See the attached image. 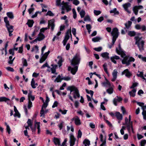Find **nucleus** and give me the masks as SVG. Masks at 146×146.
<instances>
[{
	"label": "nucleus",
	"instance_id": "obj_1",
	"mask_svg": "<svg viewBox=\"0 0 146 146\" xmlns=\"http://www.w3.org/2000/svg\"><path fill=\"white\" fill-rule=\"evenodd\" d=\"M116 52L119 54L120 55L121 57L123 58L121 60L122 63L123 64H126V66H128L130 64V62H134L135 59L132 57L126 56L125 53L121 49L120 44H119L118 48H116Z\"/></svg>",
	"mask_w": 146,
	"mask_h": 146
},
{
	"label": "nucleus",
	"instance_id": "obj_2",
	"mask_svg": "<svg viewBox=\"0 0 146 146\" xmlns=\"http://www.w3.org/2000/svg\"><path fill=\"white\" fill-rule=\"evenodd\" d=\"M80 58L79 54L77 53L74 57V75L78 70V66L80 63Z\"/></svg>",
	"mask_w": 146,
	"mask_h": 146
},
{
	"label": "nucleus",
	"instance_id": "obj_3",
	"mask_svg": "<svg viewBox=\"0 0 146 146\" xmlns=\"http://www.w3.org/2000/svg\"><path fill=\"white\" fill-rule=\"evenodd\" d=\"M142 37L136 36L135 38L136 40L135 44H137L140 51H141L143 49L144 42L142 39Z\"/></svg>",
	"mask_w": 146,
	"mask_h": 146
},
{
	"label": "nucleus",
	"instance_id": "obj_4",
	"mask_svg": "<svg viewBox=\"0 0 146 146\" xmlns=\"http://www.w3.org/2000/svg\"><path fill=\"white\" fill-rule=\"evenodd\" d=\"M125 124L127 128L129 133L131 131L133 133L134 131L133 127V122H130L129 119L127 117L125 118Z\"/></svg>",
	"mask_w": 146,
	"mask_h": 146
},
{
	"label": "nucleus",
	"instance_id": "obj_5",
	"mask_svg": "<svg viewBox=\"0 0 146 146\" xmlns=\"http://www.w3.org/2000/svg\"><path fill=\"white\" fill-rule=\"evenodd\" d=\"M137 104L141 107L143 110L142 114L143 116V119L146 120V106H144V103L141 102H137Z\"/></svg>",
	"mask_w": 146,
	"mask_h": 146
},
{
	"label": "nucleus",
	"instance_id": "obj_6",
	"mask_svg": "<svg viewBox=\"0 0 146 146\" xmlns=\"http://www.w3.org/2000/svg\"><path fill=\"white\" fill-rule=\"evenodd\" d=\"M71 31L70 30H68L66 32L64 39L63 41V43L64 46H65L66 43L70 38V35H71V38H72V35L71 34Z\"/></svg>",
	"mask_w": 146,
	"mask_h": 146
},
{
	"label": "nucleus",
	"instance_id": "obj_7",
	"mask_svg": "<svg viewBox=\"0 0 146 146\" xmlns=\"http://www.w3.org/2000/svg\"><path fill=\"white\" fill-rule=\"evenodd\" d=\"M61 4V5H62V9H66L67 12H68L71 10V7L70 6L68 5V3H65L64 1H63Z\"/></svg>",
	"mask_w": 146,
	"mask_h": 146
},
{
	"label": "nucleus",
	"instance_id": "obj_8",
	"mask_svg": "<svg viewBox=\"0 0 146 146\" xmlns=\"http://www.w3.org/2000/svg\"><path fill=\"white\" fill-rule=\"evenodd\" d=\"M80 94L77 88L74 86V98L78 99L80 97Z\"/></svg>",
	"mask_w": 146,
	"mask_h": 146
},
{
	"label": "nucleus",
	"instance_id": "obj_9",
	"mask_svg": "<svg viewBox=\"0 0 146 146\" xmlns=\"http://www.w3.org/2000/svg\"><path fill=\"white\" fill-rule=\"evenodd\" d=\"M118 74L117 70V69H115L113 70L112 72V75L113 76V78L111 79V81L112 82H114L116 79L117 75Z\"/></svg>",
	"mask_w": 146,
	"mask_h": 146
},
{
	"label": "nucleus",
	"instance_id": "obj_10",
	"mask_svg": "<svg viewBox=\"0 0 146 146\" xmlns=\"http://www.w3.org/2000/svg\"><path fill=\"white\" fill-rule=\"evenodd\" d=\"M50 52V51L48 50L47 52H46L44 54L40 60V63H42L47 58V56Z\"/></svg>",
	"mask_w": 146,
	"mask_h": 146
},
{
	"label": "nucleus",
	"instance_id": "obj_11",
	"mask_svg": "<svg viewBox=\"0 0 146 146\" xmlns=\"http://www.w3.org/2000/svg\"><path fill=\"white\" fill-rule=\"evenodd\" d=\"M122 99L120 97L117 96L115 97L113 100V102L114 105L116 106L117 105V103L121 101Z\"/></svg>",
	"mask_w": 146,
	"mask_h": 146
},
{
	"label": "nucleus",
	"instance_id": "obj_12",
	"mask_svg": "<svg viewBox=\"0 0 146 146\" xmlns=\"http://www.w3.org/2000/svg\"><path fill=\"white\" fill-rule=\"evenodd\" d=\"M125 74V76L129 78L132 75L131 73L129 71L128 69H126L122 72L121 75H123Z\"/></svg>",
	"mask_w": 146,
	"mask_h": 146
},
{
	"label": "nucleus",
	"instance_id": "obj_13",
	"mask_svg": "<svg viewBox=\"0 0 146 146\" xmlns=\"http://www.w3.org/2000/svg\"><path fill=\"white\" fill-rule=\"evenodd\" d=\"M123 6L125 10L129 13H131L130 11L128 9V8L131 6V4L129 3H126L123 5Z\"/></svg>",
	"mask_w": 146,
	"mask_h": 146
},
{
	"label": "nucleus",
	"instance_id": "obj_14",
	"mask_svg": "<svg viewBox=\"0 0 146 146\" xmlns=\"http://www.w3.org/2000/svg\"><path fill=\"white\" fill-rule=\"evenodd\" d=\"M143 7L142 6L139 5L138 6H136L133 8V11L135 15H137L138 12V10L139 9H142Z\"/></svg>",
	"mask_w": 146,
	"mask_h": 146
},
{
	"label": "nucleus",
	"instance_id": "obj_15",
	"mask_svg": "<svg viewBox=\"0 0 146 146\" xmlns=\"http://www.w3.org/2000/svg\"><path fill=\"white\" fill-rule=\"evenodd\" d=\"M28 100L33 101L35 99V96L33 95L32 94V92L31 91H29L28 95Z\"/></svg>",
	"mask_w": 146,
	"mask_h": 146
},
{
	"label": "nucleus",
	"instance_id": "obj_16",
	"mask_svg": "<svg viewBox=\"0 0 146 146\" xmlns=\"http://www.w3.org/2000/svg\"><path fill=\"white\" fill-rule=\"evenodd\" d=\"M112 36H116L118 37V30L117 28H114L111 33Z\"/></svg>",
	"mask_w": 146,
	"mask_h": 146
},
{
	"label": "nucleus",
	"instance_id": "obj_17",
	"mask_svg": "<svg viewBox=\"0 0 146 146\" xmlns=\"http://www.w3.org/2000/svg\"><path fill=\"white\" fill-rule=\"evenodd\" d=\"M74 121L75 124L76 125H80L81 124V122L80 119L77 116H75L74 118Z\"/></svg>",
	"mask_w": 146,
	"mask_h": 146
},
{
	"label": "nucleus",
	"instance_id": "obj_18",
	"mask_svg": "<svg viewBox=\"0 0 146 146\" xmlns=\"http://www.w3.org/2000/svg\"><path fill=\"white\" fill-rule=\"evenodd\" d=\"M54 20L53 19L50 20L48 22V26L51 27V29L52 31L53 30L54 27Z\"/></svg>",
	"mask_w": 146,
	"mask_h": 146
},
{
	"label": "nucleus",
	"instance_id": "obj_19",
	"mask_svg": "<svg viewBox=\"0 0 146 146\" xmlns=\"http://www.w3.org/2000/svg\"><path fill=\"white\" fill-rule=\"evenodd\" d=\"M109 54L108 52H104L102 53L100 55L105 60H107L109 59L110 58Z\"/></svg>",
	"mask_w": 146,
	"mask_h": 146
},
{
	"label": "nucleus",
	"instance_id": "obj_20",
	"mask_svg": "<svg viewBox=\"0 0 146 146\" xmlns=\"http://www.w3.org/2000/svg\"><path fill=\"white\" fill-rule=\"evenodd\" d=\"M115 116L118 120H121L123 119V116L119 112L115 113Z\"/></svg>",
	"mask_w": 146,
	"mask_h": 146
},
{
	"label": "nucleus",
	"instance_id": "obj_21",
	"mask_svg": "<svg viewBox=\"0 0 146 146\" xmlns=\"http://www.w3.org/2000/svg\"><path fill=\"white\" fill-rule=\"evenodd\" d=\"M47 105L45 103H44L43 104L40 111V117L44 116V110L43 108L44 107L45 108L47 107Z\"/></svg>",
	"mask_w": 146,
	"mask_h": 146
},
{
	"label": "nucleus",
	"instance_id": "obj_22",
	"mask_svg": "<svg viewBox=\"0 0 146 146\" xmlns=\"http://www.w3.org/2000/svg\"><path fill=\"white\" fill-rule=\"evenodd\" d=\"M6 26L8 32H13L14 29H13V27L12 26L10 25L9 24L6 25Z\"/></svg>",
	"mask_w": 146,
	"mask_h": 146
},
{
	"label": "nucleus",
	"instance_id": "obj_23",
	"mask_svg": "<svg viewBox=\"0 0 146 146\" xmlns=\"http://www.w3.org/2000/svg\"><path fill=\"white\" fill-rule=\"evenodd\" d=\"M45 36L42 33H39L38 35V37H37L38 38V41H40L44 39Z\"/></svg>",
	"mask_w": 146,
	"mask_h": 146
},
{
	"label": "nucleus",
	"instance_id": "obj_24",
	"mask_svg": "<svg viewBox=\"0 0 146 146\" xmlns=\"http://www.w3.org/2000/svg\"><path fill=\"white\" fill-rule=\"evenodd\" d=\"M53 141L55 145H58V146L60 145V142L59 139L54 137V138Z\"/></svg>",
	"mask_w": 146,
	"mask_h": 146
},
{
	"label": "nucleus",
	"instance_id": "obj_25",
	"mask_svg": "<svg viewBox=\"0 0 146 146\" xmlns=\"http://www.w3.org/2000/svg\"><path fill=\"white\" fill-rule=\"evenodd\" d=\"M14 111L15 112V113L14 115V116L16 117L17 116L19 118L20 117V115L19 112L17 110L16 107L14 106Z\"/></svg>",
	"mask_w": 146,
	"mask_h": 146
},
{
	"label": "nucleus",
	"instance_id": "obj_26",
	"mask_svg": "<svg viewBox=\"0 0 146 146\" xmlns=\"http://www.w3.org/2000/svg\"><path fill=\"white\" fill-rule=\"evenodd\" d=\"M83 143L84 146H90V141L88 139H85L83 141Z\"/></svg>",
	"mask_w": 146,
	"mask_h": 146
},
{
	"label": "nucleus",
	"instance_id": "obj_27",
	"mask_svg": "<svg viewBox=\"0 0 146 146\" xmlns=\"http://www.w3.org/2000/svg\"><path fill=\"white\" fill-rule=\"evenodd\" d=\"M102 85L104 86L110 87L111 86V84L107 80H106V82L102 83Z\"/></svg>",
	"mask_w": 146,
	"mask_h": 146
},
{
	"label": "nucleus",
	"instance_id": "obj_28",
	"mask_svg": "<svg viewBox=\"0 0 146 146\" xmlns=\"http://www.w3.org/2000/svg\"><path fill=\"white\" fill-rule=\"evenodd\" d=\"M35 127H36L38 129V134H40V123L36 122L35 124Z\"/></svg>",
	"mask_w": 146,
	"mask_h": 146
},
{
	"label": "nucleus",
	"instance_id": "obj_29",
	"mask_svg": "<svg viewBox=\"0 0 146 146\" xmlns=\"http://www.w3.org/2000/svg\"><path fill=\"white\" fill-rule=\"evenodd\" d=\"M34 23V22L33 20H28L27 24L28 25L29 27H31L33 26Z\"/></svg>",
	"mask_w": 146,
	"mask_h": 146
},
{
	"label": "nucleus",
	"instance_id": "obj_30",
	"mask_svg": "<svg viewBox=\"0 0 146 146\" xmlns=\"http://www.w3.org/2000/svg\"><path fill=\"white\" fill-rule=\"evenodd\" d=\"M132 24V22L130 21H128V22L125 23V28L127 29H129Z\"/></svg>",
	"mask_w": 146,
	"mask_h": 146
},
{
	"label": "nucleus",
	"instance_id": "obj_31",
	"mask_svg": "<svg viewBox=\"0 0 146 146\" xmlns=\"http://www.w3.org/2000/svg\"><path fill=\"white\" fill-rule=\"evenodd\" d=\"M61 77V76H60V75H59L55 80L54 82H61V81L63 80V79H62V78Z\"/></svg>",
	"mask_w": 146,
	"mask_h": 146
},
{
	"label": "nucleus",
	"instance_id": "obj_32",
	"mask_svg": "<svg viewBox=\"0 0 146 146\" xmlns=\"http://www.w3.org/2000/svg\"><path fill=\"white\" fill-rule=\"evenodd\" d=\"M70 146H73V134H70Z\"/></svg>",
	"mask_w": 146,
	"mask_h": 146
},
{
	"label": "nucleus",
	"instance_id": "obj_33",
	"mask_svg": "<svg viewBox=\"0 0 146 146\" xmlns=\"http://www.w3.org/2000/svg\"><path fill=\"white\" fill-rule=\"evenodd\" d=\"M101 38L99 36H96L92 38V40L94 42H96L99 41Z\"/></svg>",
	"mask_w": 146,
	"mask_h": 146
},
{
	"label": "nucleus",
	"instance_id": "obj_34",
	"mask_svg": "<svg viewBox=\"0 0 146 146\" xmlns=\"http://www.w3.org/2000/svg\"><path fill=\"white\" fill-rule=\"evenodd\" d=\"M110 12V13H113L114 15H118L119 14L118 11H117V9L116 8H115L111 10Z\"/></svg>",
	"mask_w": 146,
	"mask_h": 146
},
{
	"label": "nucleus",
	"instance_id": "obj_35",
	"mask_svg": "<svg viewBox=\"0 0 146 146\" xmlns=\"http://www.w3.org/2000/svg\"><path fill=\"white\" fill-rule=\"evenodd\" d=\"M53 67L51 68V70L52 73L54 74L56 72V69L57 66V65H54V66L52 64L51 65Z\"/></svg>",
	"mask_w": 146,
	"mask_h": 146
},
{
	"label": "nucleus",
	"instance_id": "obj_36",
	"mask_svg": "<svg viewBox=\"0 0 146 146\" xmlns=\"http://www.w3.org/2000/svg\"><path fill=\"white\" fill-rule=\"evenodd\" d=\"M113 88L112 87L106 90V91L107 93L110 94H112L113 92Z\"/></svg>",
	"mask_w": 146,
	"mask_h": 146
},
{
	"label": "nucleus",
	"instance_id": "obj_37",
	"mask_svg": "<svg viewBox=\"0 0 146 146\" xmlns=\"http://www.w3.org/2000/svg\"><path fill=\"white\" fill-rule=\"evenodd\" d=\"M58 58H59V60L58 62V65L59 67L61 66L62 65V63L63 61L62 58L59 56H58Z\"/></svg>",
	"mask_w": 146,
	"mask_h": 146
},
{
	"label": "nucleus",
	"instance_id": "obj_38",
	"mask_svg": "<svg viewBox=\"0 0 146 146\" xmlns=\"http://www.w3.org/2000/svg\"><path fill=\"white\" fill-rule=\"evenodd\" d=\"M76 29L75 28H74V35L75 36V37L76 38V39H77V40H75L74 42V44H76L78 43V41L79 40V38L78 37H77L75 35L76 34Z\"/></svg>",
	"mask_w": 146,
	"mask_h": 146
},
{
	"label": "nucleus",
	"instance_id": "obj_39",
	"mask_svg": "<svg viewBox=\"0 0 146 146\" xmlns=\"http://www.w3.org/2000/svg\"><path fill=\"white\" fill-rule=\"evenodd\" d=\"M7 16L11 19H13L14 18V16L12 12H9L7 13Z\"/></svg>",
	"mask_w": 146,
	"mask_h": 146
},
{
	"label": "nucleus",
	"instance_id": "obj_40",
	"mask_svg": "<svg viewBox=\"0 0 146 146\" xmlns=\"http://www.w3.org/2000/svg\"><path fill=\"white\" fill-rule=\"evenodd\" d=\"M136 90L135 89H133L132 91L129 92V94L131 96L134 97L135 96Z\"/></svg>",
	"mask_w": 146,
	"mask_h": 146
},
{
	"label": "nucleus",
	"instance_id": "obj_41",
	"mask_svg": "<svg viewBox=\"0 0 146 146\" xmlns=\"http://www.w3.org/2000/svg\"><path fill=\"white\" fill-rule=\"evenodd\" d=\"M10 100L5 97H0V102H6L8 100Z\"/></svg>",
	"mask_w": 146,
	"mask_h": 146
},
{
	"label": "nucleus",
	"instance_id": "obj_42",
	"mask_svg": "<svg viewBox=\"0 0 146 146\" xmlns=\"http://www.w3.org/2000/svg\"><path fill=\"white\" fill-rule=\"evenodd\" d=\"M85 90H86V92L87 93H88V94H90V95H91V96L92 98L93 96V94H94V92H93V91L92 90L89 91V90H88L87 89H86Z\"/></svg>",
	"mask_w": 146,
	"mask_h": 146
},
{
	"label": "nucleus",
	"instance_id": "obj_43",
	"mask_svg": "<svg viewBox=\"0 0 146 146\" xmlns=\"http://www.w3.org/2000/svg\"><path fill=\"white\" fill-rule=\"evenodd\" d=\"M31 85L33 88H36V86H35V82L34 80V79H32L31 82Z\"/></svg>",
	"mask_w": 146,
	"mask_h": 146
},
{
	"label": "nucleus",
	"instance_id": "obj_44",
	"mask_svg": "<svg viewBox=\"0 0 146 146\" xmlns=\"http://www.w3.org/2000/svg\"><path fill=\"white\" fill-rule=\"evenodd\" d=\"M135 34V32L134 31H129L128 33V35L131 36H134Z\"/></svg>",
	"mask_w": 146,
	"mask_h": 146
},
{
	"label": "nucleus",
	"instance_id": "obj_45",
	"mask_svg": "<svg viewBox=\"0 0 146 146\" xmlns=\"http://www.w3.org/2000/svg\"><path fill=\"white\" fill-rule=\"evenodd\" d=\"M107 64L106 63H105L103 65V67L105 72L107 73L108 74V69L107 68Z\"/></svg>",
	"mask_w": 146,
	"mask_h": 146
},
{
	"label": "nucleus",
	"instance_id": "obj_46",
	"mask_svg": "<svg viewBox=\"0 0 146 146\" xmlns=\"http://www.w3.org/2000/svg\"><path fill=\"white\" fill-rule=\"evenodd\" d=\"M85 14V12L83 10H81L80 12V14L81 18H83Z\"/></svg>",
	"mask_w": 146,
	"mask_h": 146
},
{
	"label": "nucleus",
	"instance_id": "obj_47",
	"mask_svg": "<svg viewBox=\"0 0 146 146\" xmlns=\"http://www.w3.org/2000/svg\"><path fill=\"white\" fill-rule=\"evenodd\" d=\"M101 11L99 10H94V14L96 15H98L100 14L101 13Z\"/></svg>",
	"mask_w": 146,
	"mask_h": 146
},
{
	"label": "nucleus",
	"instance_id": "obj_48",
	"mask_svg": "<svg viewBox=\"0 0 146 146\" xmlns=\"http://www.w3.org/2000/svg\"><path fill=\"white\" fill-rule=\"evenodd\" d=\"M62 79L65 81H68L70 80L71 78L69 76L64 77H62Z\"/></svg>",
	"mask_w": 146,
	"mask_h": 146
},
{
	"label": "nucleus",
	"instance_id": "obj_49",
	"mask_svg": "<svg viewBox=\"0 0 146 146\" xmlns=\"http://www.w3.org/2000/svg\"><path fill=\"white\" fill-rule=\"evenodd\" d=\"M61 0H56V5L58 6H61Z\"/></svg>",
	"mask_w": 146,
	"mask_h": 146
},
{
	"label": "nucleus",
	"instance_id": "obj_50",
	"mask_svg": "<svg viewBox=\"0 0 146 146\" xmlns=\"http://www.w3.org/2000/svg\"><path fill=\"white\" fill-rule=\"evenodd\" d=\"M79 102L78 101H76L74 102V106L76 108H78L79 105Z\"/></svg>",
	"mask_w": 146,
	"mask_h": 146
},
{
	"label": "nucleus",
	"instance_id": "obj_51",
	"mask_svg": "<svg viewBox=\"0 0 146 146\" xmlns=\"http://www.w3.org/2000/svg\"><path fill=\"white\" fill-rule=\"evenodd\" d=\"M67 90L68 91H69L70 92V94L73 91V86H69L68 87Z\"/></svg>",
	"mask_w": 146,
	"mask_h": 146
},
{
	"label": "nucleus",
	"instance_id": "obj_52",
	"mask_svg": "<svg viewBox=\"0 0 146 146\" xmlns=\"http://www.w3.org/2000/svg\"><path fill=\"white\" fill-rule=\"evenodd\" d=\"M138 72L139 73V74H137V76L138 77L142 78V77L143 76V72L139 71Z\"/></svg>",
	"mask_w": 146,
	"mask_h": 146
},
{
	"label": "nucleus",
	"instance_id": "obj_53",
	"mask_svg": "<svg viewBox=\"0 0 146 146\" xmlns=\"http://www.w3.org/2000/svg\"><path fill=\"white\" fill-rule=\"evenodd\" d=\"M138 57L141 59L143 61L146 62V57H143L141 55H138Z\"/></svg>",
	"mask_w": 146,
	"mask_h": 146
},
{
	"label": "nucleus",
	"instance_id": "obj_54",
	"mask_svg": "<svg viewBox=\"0 0 146 146\" xmlns=\"http://www.w3.org/2000/svg\"><path fill=\"white\" fill-rule=\"evenodd\" d=\"M94 50L96 51L100 52L102 50V48L101 46L97 48H94Z\"/></svg>",
	"mask_w": 146,
	"mask_h": 146
},
{
	"label": "nucleus",
	"instance_id": "obj_55",
	"mask_svg": "<svg viewBox=\"0 0 146 146\" xmlns=\"http://www.w3.org/2000/svg\"><path fill=\"white\" fill-rule=\"evenodd\" d=\"M33 106L32 103L31 102V101H28V109H30Z\"/></svg>",
	"mask_w": 146,
	"mask_h": 146
},
{
	"label": "nucleus",
	"instance_id": "obj_56",
	"mask_svg": "<svg viewBox=\"0 0 146 146\" xmlns=\"http://www.w3.org/2000/svg\"><path fill=\"white\" fill-rule=\"evenodd\" d=\"M27 123L28 124V125L30 127L32 126V123L31 119H29Z\"/></svg>",
	"mask_w": 146,
	"mask_h": 146
},
{
	"label": "nucleus",
	"instance_id": "obj_57",
	"mask_svg": "<svg viewBox=\"0 0 146 146\" xmlns=\"http://www.w3.org/2000/svg\"><path fill=\"white\" fill-rule=\"evenodd\" d=\"M82 133L80 130H79L78 133L77 137L78 138H81L82 135Z\"/></svg>",
	"mask_w": 146,
	"mask_h": 146
},
{
	"label": "nucleus",
	"instance_id": "obj_58",
	"mask_svg": "<svg viewBox=\"0 0 146 146\" xmlns=\"http://www.w3.org/2000/svg\"><path fill=\"white\" fill-rule=\"evenodd\" d=\"M9 42L8 41L7 42H6V43L5 44V48L4 49L5 50V55H6L7 53V48L8 46V43Z\"/></svg>",
	"mask_w": 146,
	"mask_h": 146
},
{
	"label": "nucleus",
	"instance_id": "obj_59",
	"mask_svg": "<svg viewBox=\"0 0 146 146\" xmlns=\"http://www.w3.org/2000/svg\"><path fill=\"white\" fill-rule=\"evenodd\" d=\"M90 20V17L88 15L86 16L84 18V21H89Z\"/></svg>",
	"mask_w": 146,
	"mask_h": 146
},
{
	"label": "nucleus",
	"instance_id": "obj_60",
	"mask_svg": "<svg viewBox=\"0 0 146 146\" xmlns=\"http://www.w3.org/2000/svg\"><path fill=\"white\" fill-rule=\"evenodd\" d=\"M6 69L8 71L11 72H14V70L13 68L10 67H8L6 68Z\"/></svg>",
	"mask_w": 146,
	"mask_h": 146
},
{
	"label": "nucleus",
	"instance_id": "obj_61",
	"mask_svg": "<svg viewBox=\"0 0 146 146\" xmlns=\"http://www.w3.org/2000/svg\"><path fill=\"white\" fill-rule=\"evenodd\" d=\"M47 67L48 68H50V66L48 65L47 63L46 62L45 64H44L41 67V68L43 69L45 67Z\"/></svg>",
	"mask_w": 146,
	"mask_h": 146
},
{
	"label": "nucleus",
	"instance_id": "obj_62",
	"mask_svg": "<svg viewBox=\"0 0 146 146\" xmlns=\"http://www.w3.org/2000/svg\"><path fill=\"white\" fill-rule=\"evenodd\" d=\"M23 66H27L28 65V64L27 63V60L24 58H23Z\"/></svg>",
	"mask_w": 146,
	"mask_h": 146
},
{
	"label": "nucleus",
	"instance_id": "obj_63",
	"mask_svg": "<svg viewBox=\"0 0 146 146\" xmlns=\"http://www.w3.org/2000/svg\"><path fill=\"white\" fill-rule=\"evenodd\" d=\"M46 15L50 16H52L54 15V14L50 11H48Z\"/></svg>",
	"mask_w": 146,
	"mask_h": 146
},
{
	"label": "nucleus",
	"instance_id": "obj_64",
	"mask_svg": "<svg viewBox=\"0 0 146 146\" xmlns=\"http://www.w3.org/2000/svg\"><path fill=\"white\" fill-rule=\"evenodd\" d=\"M146 144V140H144L142 141L141 142V146H144V145Z\"/></svg>",
	"mask_w": 146,
	"mask_h": 146
}]
</instances>
